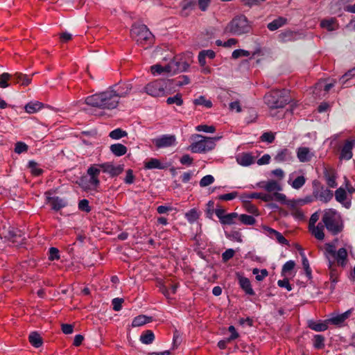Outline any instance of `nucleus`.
<instances>
[{"label": "nucleus", "instance_id": "nucleus-58", "mask_svg": "<svg viewBox=\"0 0 355 355\" xmlns=\"http://www.w3.org/2000/svg\"><path fill=\"white\" fill-rule=\"evenodd\" d=\"M245 209L248 212H249L253 215H255V216L259 215V209H257V207L250 202L245 203Z\"/></svg>", "mask_w": 355, "mask_h": 355}, {"label": "nucleus", "instance_id": "nucleus-27", "mask_svg": "<svg viewBox=\"0 0 355 355\" xmlns=\"http://www.w3.org/2000/svg\"><path fill=\"white\" fill-rule=\"evenodd\" d=\"M237 162L243 166H248L254 162V157L248 153H243L236 157Z\"/></svg>", "mask_w": 355, "mask_h": 355}, {"label": "nucleus", "instance_id": "nucleus-50", "mask_svg": "<svg viewBox=\"0 0 355 355\" xmlns=\"http://www.w3.org/2000/svg\"><path fill=\"white\" fill-rule=\"evenodd\" d=\"M127 135L128 134L125 130H123L121 128H116L111 131L109 136L113 139H119L122 137H126Z\"/></svg>", "mask_w": 355, "mask_h": 355}, {"label": "nucleus", "instance_id": "nucleus-51", "mask_svg": "<svg viewBox=\"0 0 355 355\" xmlns=\"http://www.w3.org/2000/svg\"><path fill=\"white\" fill-rule=\"evenodd\" d=\"M78 209L82 211H85L86 213H89L91 211L92 209L89 206V200L87 199H83L79 201L78 202Z\"/></svg>", "mask_w": 355, "mask_h": 355}, {"label": "nucleus", "instance_id": "nucleus-26", "mask_svg": "<svg viewBox=\"0 0 355 355\" xmlns=\"http://www.w3.org/2000/svg\"><path fill=\"white\" fill-rule=\"evenodd\" d=\"M351 311L348 310L345 313L327 319L329 324L340 326L350 315Z\"/></svg>", "mask_w": 355, "mask_h": 355}, {"label": "nucleus", "instance_id": "nucleus-57", "mask_svg": "<svg viewBox=\"0 0 355 355\" xmlns=\"http://www.w3.org/2000/svg\"><path fill=\"white\" fill-rule=\"evenodd\" d=\"M250 52L243 49H236L232 52V57L234 59H237L241 57H247L250 55Z\"/></svg>", "mask_w": 355, "mask_h": 355}, {"label": "nucleus", "instance_id": "nucleus-48", "mask_svg": "<svg viewBox=\"0 0 355 355\" xmlns=\"http://www.w3.org/2000/svg\"><path fill=\"white\" fill-rule=\"evenodd\" d=\"M193 103L196 105H202L207 108H210L212 107V103L210 100L206 99V98L203 96H200L199 98H196L193 101Z\"/></svg>", "mask_w": 355, "mask_h": 355}, {"label": "nucleus", "instance_id": "nucleus-3", "mask_svg": "<svg viewBox=\"0 0 355 355\" xmlns=\"http://www.w3.org/2000/svg\"><path fill=\"white\" fill-rule=\"evenodd\" d=\"M130 35L138 45L144 49H148L153 43L154 36L144 24H133Z\"/></svg>", "mask_w": 355, "mask_h": 355}, {"label": "nucleus", "instance_id": "nucleus-5", "mask_svg": "<svg viewBox=\"0 0 355 355\" xmlns=\"http://www.w3.org/2000/svg\"><path fill=\"white\" fill-rule=\"evenodd\" d=\"M324 255L328 261L336 263L337 266L345 268L348 262L347 251L345 248H340L337 251L333 243H326L324 245Z\"/></svg>", "mask_w": 355, "mask_h": 355}, {"label": "nucleus", "instance_id": "nucleus-21", "mask_svg": "<svg viewBox=\"0 0 355 355\" xmlns=\"http://www.w3.org/2000/svg\"><path fill=\"white\" fill-rule=\"evenodd\" d=\"M116 89L114 90L115 95L117 96L118 101L120 97H125L132 90V86L130 83H121L115 86Z\"/></svg>", "mask_w": 355, "mask_h": 355}, {"label": "nucleus", "instance_id": "nucleus-34", "mask_svg": "<svg viewBox=\"0 0 355 355\" xmlns=\"http://www.w3.org/2000/svg\"><path fill=\"white\" fill-rule=\"evenodd\" d=\"M155 334L152 330H146L140 336V341L145 345L153 343L155 340Z\"/></svg>", "mask_w": 355, "mask_h": 355}, {"label": "nucleus", "instance_id": "nucleus-33", "mask_svg": "<svg viewBox=\"0 0 355 355\" xmlns=\"http://www.w3.org/2000/svg\"><path fill=\"white\" fill-rule=\"evenodd\" d=\"M320 26L329 31H332L336 30L338 27V25L336 23V19L335 18H331L321 21Z\"/></svg>", "mask_w": 355, "mask_h": 355}, {"label": "nucleus", "instance_id": "nucleus-31", "mask_svg": "<svg viewBox=\"0 0 355 355\" xmlns=\"http://www.w3.org/2000/svg\"><path fill=\"white\" fill-rule=\"evenodd\" d=\"M286 204L289 206L291 209V213L293 216L300 220L304 218V214L300 209L297 207L296 201L291 200L288 201Z\"/></svg>", "mask_w": 355, "mask_h": 355}, {"label": "nucleus", "instance_id": "nucleus-30", "mask_svg": "<svg viewBox=\"0 0 355 355\" xmlns=\"http://www.w3.org/2000/svg\"><path fill=\"white\" fill-rule=\"evenodd\" d=\"M166 168V166L162 164L161 162L156 158H150L144 162L145 169H164Z\"/></svg>", "mask_w": 355, "mask_h": 355}, {"label": "nucleus", "instance_id": "nucleus-46", "mask_svg": "<svg viewBox=\"0 0 355 355\" xmlns=\"http://www.w3.org/2000/svg\"><path fill=\"white\" fill-rule=\"evenodd\" d=\"M166 103L168 105L175 104L178 106H181L183 104L182 94L178 93L173 96L168 97L166 99Z\"/></svg>", "mask_w": 355, "mask_h": 355}, {"label": "nucleus", "instance_id": "nucleus-29", "mask_svg": "<svg viewBox=\"0 0 355 355\" xmlns=\"http://www.w3.org/2000/svg\"><path fill=\"white\" fill-rule=\"evenodd\" d=\"M288 23V19L284 17H278L277 19H275L273 21L268 24L267 28L270 31H274L277 30L278 28L284 26Z\"/></svg>", "mask_w": 355, "mask_h": 355}, {"label": "nucleus", "instance_id": "nucleus-38", "mask_svg": "<svg viewBox=\"0 0 355 355\" xmlns=\"http://www.w3.org/2000/svg\"><path fill=\"white\" fill-rule=\"evenodd\" d=\"M38 164L35 161H30L28 164V168L32 175L37 177L44 173V170L38 167Z\"/></svg>", "mask_w": 355, "mask_h": 355}, {"label": "nucleus", "instance_id": "nucleus-61", "mask_svg": "<svg viewBox=\"0 0 355 355\" xmlns=\"http://www.w3.org/2000/svg\"><path fill=\"white\" fill-rule=\"evenodd\" d=\"M235 254V251L233 249H227L222 254V260L224 263L227 262Z\"/></svg>", "mask_w": 355, "mask_h": 355}, {"label": "nucleus", "instance_id": "nucleus-14", "mask_svg": "<svg viewBox=\"0 0 355 355\" xmlns=\"http://www.w3.org/2000/svg\"><path fill=\"white\" fill-rule=\"evenodd\" d=\"M355 147V140L346 139L339 146V159L340 160H349L353 156L352 150Z\"/></svg>", "mask_w": 355, "mask_h": 355}, {"label": "nucleus", "instance_id": "nucleus-24", "mask_svg": "<svg viewBox=\"0 0 355 355\" xmlns=\"http://www.w3.org/2000/svg\"><path fill=\"white\" fill-rule=\"evenodd\" d=\"M297 32L293 31L291 30H286L279 34L278 40L280 42L282 43L293 42L297 40Z\"/></svg>", "mask_w": 355, "mask_h": 355}, {"label": "nucleus", "instance_id": "nucleus-63", "mask_svg": "<svg viewBox=\"0 0 355 355\" xmlns=\"http://www.w3.org/2000/svg\"><path fill=\"white\" fill-rule=\"evenodd\" d=\"M196 130L200 132H210L213 133L216 131V128L214 125H199L196 128Z\"/></svg>", "mask_w": 355, "mask_h": 355}, {"label": "nucleus", "instance_id": "nucleus-10", "mask_svg": "<svg viewBox=\"0 0 355 355\" xmlns=\"http://www.w3.org/2000/svg\"><path fill=\"white\" fill-rule=\"evenodd\" d=\"M189 64L185 62H180L175 58L167 65L162 67L160 64H155L150 67L151 73L153 75L161 74L163 72L175 73L177 71H183L187 69Z\"/></svg>", "mask_w": 355, "mask_h": 355}, {"label": "nucleus", "instance_id": "nucleus-41", "mask_svg": "<svg viewBox=\"0 0 355 355\" xmlns=\"http://www.w3.org/2000/svg\"><path fill=\"white\" fill-rule=\"evenodd\" d=\"M291 157V153L287 148L282 149L276 155L275 159L278 162H285Z\"/></svg>", "mask_w": 355, "mask_h": 355}, {"label": "nucleus", "instance_id": "nucleus-8", "mask_svg": "<svg viewBox=\"0 0 355 355\" xmlns=\"http://www.w3.org/2000/svg\"><path fill=\"white\" fill-rule=\"evenodd\" d=\"M171 80L159 78L148 83L144 88V92L153 97L166 96V89Z\"/></svg>", "mask_w": 355, "mask_h": 355}, {"label": "nucleus", "instance_id": "nucleus-18", "mask_svg": "<svg viewBox=\"0 0 355 355\" xmlns=\"http://www.w3.org/2000/svg\"><path fill=\"white\" fill-rule=\"evenodd\" d=\"M49 193L50 192L47 191L45 193V195H48ZM46 202L51 205V209L56 211L67 205V201L58 196L51 197L46 196Z\"/></svg>", "mask_w": 355, "mask_h": 355}, {"label": "nucleus", "instance_id": "nucleus-28", "mask_svg": "<svg viewBox=\"0 0 355 355\" xmlns=\"http://www.w3.org/2000/svg\"><path fill=\"white\" fill-rule=\"evenodd\" d=\"M328 322L327 320L324 321H313L311 320L309 322L308 327L315 331H324L328 329Z\"/></svg>", "mask_w": 355, "mask_h": 355}, {"label": "nucleus", "instance_id": "nucleus-52", "mask_svg": "<svg viewBox=\"0 0 355 355\" xmlns=\"http://www.w3.org/2000/svg\"><path fill=\"white\" fill-rule=\"evenodd\" d=\"M259 270L258 268H254L252 270V273L254 275H256V279L257 281H262L265 277H266L268 275V272L266 269H262L261 270L260 272L261 274H259Z\"/></svg>", "mask_w": 355, "mask_h": 355}, {"label": "nucleus", "instance_id": "nucleus-11", "mask_svg": "<svg viewBox=\"0 0 355 355\" xmlns=\"http://www.w3.org/2000/svg\"><path fill=\"white\" fill-rule=\"evenodd\" d=\"M313 184L314 186L313 191V197L324 203L329 202L332 199L334 196L332 191L323 186H320V182L316 180Z\"/></svg>", "mask_w": 355, "mask_h": 355}, {"label": "nucleus", "instance_id": "nucleus-2", "mask_svg": "<svg viewBox=\"0 0 355 355\" xmlns=\"http://www.w3.org/2000/svg\"><path fill=\"white\" fill-rule=\"evenodd\" d=\"M321 221L329 233L336 236L341 233L344 228L343 220L340 214L334 209H327L324 211Z\"/></svg>", "mask_w": 355, "mask_h": 355}, {"label": "nucleus", "instance_id": "nucleus-9", "mask_svg": "<svg viewBox=\"0 0 355 355\" xmlns=\"http://www.w3.org/2000/svg\"><path fill=\"white\" fill-rule=\"evenodd\" d=\"M196 137L201 138V139L192 143L189 149L194 153H205L213 150L215 146L216 138L204 137L200 135H196Z\"/></svg>", "mask_w": 355, "mask_h": 355}, {"label": "nucleus", "instance_id": "nucleus-39", "mask_svg": "<svg viewBox=\"0 0 355 355\" xmlns=\"http://www.w3.org/2000/svg\"><path fill=\"white\" fill-rule=\"evenodd\" d=\"M200 217V213L197 210V209L193 208L190 209L185 214V218L190 223H193L196 222Z\"/></svg>", "mask_w": 355, "mask_h": 355}, {"label": "nucleus", "instance_id": "nucleus-20", "mask_svg": "<svg viewBox=\"0 0 355 355\" xmlns=\"http://www.w3.org/2000/svg\"><path fill=\"white\" fill-rule=\"evenodd\" d=\"M12 76V79L15 84H20L26 87L31 83L33 75L28 76L21 72H16Z\"/></svg>", "mask_w": 355, "mask_h": 355}, {"label": "nucleus", "instance_id": "nucleus-35", "mask_svg": "<svg viewBox=\"0 0 355 355\" xmlns=\"http://www.w3.org/2000/svg\"><path fill=\"white\" fill-rule=\"evenodd\" d=\"M30 343L35 347L38 348L42 346L43 341L41 336L35 331L31 333L28 336Z\"/></svg>", "mask_w": 355, "mask_h": 355}, {"label": "nucleus", "instance_id": "nucleus-6", "mask_svg": "<svg viewBox=\"0 0 355 355\" xmlns=\"http://www.w3.org/2000/svg\"><path fill=\"white\" fill-rule=\"evenodd\" d=\"M252 26L244 15L234 17L225 27V31L235 35H241L250 33Z\"/></svg>", "mask_w": 355, "mask_h": 355}, {"label": "nucleus", "instance_id": "nucleus-25", "mask_svg": "<svg viewBox=\"0 0 355 355\" xmlns=\"http://www.w3.org/2000/svg\"><path fill=\"white\" fill-rule=\"evenodd\" d=\"M324 226H323L322 222H320L317 225L312 226L309 228L311 234L318 240L322 241L324 239Z\"/></svg>", "mask_w": 355, "mask_h": 355}, {"label": "nucleus", "instance_id": "nucleus-60", "mask_svg": "<svg viewBox=\"0 0 355 355\" xmlns=\"http://www.w3.org/2000/svg\"><path fill=\"white\" fill-rule=\"evenodd\" d=\"M28 150V146L21 141H18L15 144V152L20 154Z\"/></svg>", "mask_w": 355, "mask_h": 355}, {"label": "nucleus", "instance_id": "nucleus-13", "mask_svg": "<svg viewBox=\"0 0 355 355\" xmlns=\"http://www.w3.org/2000/svg\"><path fill=\"white\" fill-rule=\"evenodd\" d=\"M215 214L218 218L220 223L223 225H231L236 223L239 214L236 212L225 214V210L221 208L215 209Z\"/></svg>", "mask_w": 355, "mask_h": 355}, {"label": "nucleus", "instance_id": "nucleus-53", "mask_svg": "<svg viewBox=\"0 0 355 355\" xmlns=\"http://www.w3.org/2000/svg\"><path fill=\"white\" fill-rule=\"evenodd\" d=\"M49 259L50 261H55V260H59L60 257V251L58 248L51 247L49 248Z\"/></svg>", "mask_w": 355, "mask_h": 355}, {"label": "nucleus", "instance_id": "nucleus-54", "mask_svg": "<svg viewBox=\"0 0 355 355\" xmlns=\"http://www.w3.org/2000/svg\"><path fill=\"white\" fill-rule=\"evenodd\" d=\"M214 182V178L211 175L204 176L200 181V186L205 187L211 184Z\"/></svg>", "mask_w": 355, "mask_h": 355}, {"label": "nucleus", "instance_id": "nucleus-32", "mask_svg": "<svg viewBox=\"0 0 355 355\" xmlns=\"http://www.w3.org/2000/svg\"><path fill=\"white\" fill-rule=\"evenodd\" d=\"M110 151L117 157L124 155L127 153V147L122 144H112L110 147Z\"/></svg>", "mask_w": 355, "mask_h": 355}, {"label": "nucleus", "instance_id": "nucleus-37", "mask_svg": "<svg viewBox=\"0 0 355 355\" xmlns=\"http://www.w3.org/2000/svg\"><path fill=\"white\" fill-rule=\"evenodd\" d=\"M43 107V103L39 101L30 102L25 106L26 112L32 114L35 113Z\"/></svg>", "mask_w": 355, "mask_h": 355}, {"label": "nucleus", "instance_id": "nucleus-43", "mask_svg": "<svg viewBox=\"0 0 355 355\" xmlns=\"http://www.w3.org/2000/svg\"><path fill=\"white\" fill-rule=\"evenodd\" d=\"M334 84L335 81L330 83H326L324 80H320L315 84V89L319 90L323 89L327 94L334 86Z\"/></svg>", "mask_w": 355, "mask_h": 355}, {"label": "nucleus", "instance_id": "nucleus-22", "mask_svg": "<svg viewBox=\"0 0 355 355\" xmlns=\"http://www.w3.org/2000/svg\"><path fill=\"white\" fill-rule=\"evenodd\" d=\"M314 156L308 147H300L297 150V157L301 162H308Z\"/></svg>", "mask_w": 355, "mask_h": 355}, {"label": "nucleus", "instance_id": "nucleus-64", "mask_svg": "<svg viewBox=\"0 0 355 355\" xmlns=\"http://www.w3.org/2000/svg\"><path fill=\"white\" fill-rule=\"evenodd\" d=\"M190 83V80L187 76H182L178 78V80H175V85L176 86H183L188 85Z\"/></svg>", "mask_w": 355, "mask_h": 355}, {"label": "nucleus", "instance_id": "nucleus-44", "mask_svg": "<svg viewBox=\"0 0 355 355\" xmlns=\"http://www.w3.org/2000/svg\"><path fill=\"white\" fill-rule=\"evenodd\" d=\"M237 220L247 225H252L256 223V220L253 216L247 214L239 215Z\"/></svg>", "mask_w": 355, "mask_h": 355}, {"label": "nucleus", "instance_id": "nucleus-17", "mask_svg": "<svg viewBox=\"0 0 355 355\" xmlns=\"http://www.w3.org/2000/svg\"><path fill=\"white\" fill-rule=\"evenodd\" d=\"M323 174L327 185L330 188H336L338 185L336 182L337 173L336 170L331 166L324 167Z\"/></svg>", "mask_w": 355, "mask_h": 355}, {"label": "nucleus", "instance_id": "nucleus-45", "mask_svg": "<svg viewBox=\"0 0 355 355\" xmlns=\"http://www.w3.org/2000/svg\"><path fill=\"white\" fill-rule=\"evenodd\" d=\"M325 338L322 335H315L313 337V346L315 349H322L324 347Z\"/></svg>", "mask_w": 355, "mask_h": 355}, {"label": "nucleus", "instance_id": "nucleus-1", "mask_svg": "<svg viewBox=\"0 0 355 355\" xmlns=\"http://www.w3.org/2000/svg\"><path fill=\"white\" fill-rule=\"evenodd\" d=\"M85 103L99 109L112 110L117 107L119 101L114 90H107L87 96Z\"/></svg>", "mask_w": 355, "mask_h": 355}, {"label": "nucleus", "instance_id": "nucleus-19", "mask_svg": "<svg viewBox=\"0 0 355 355\" xmlns=\"http://www.w3.org/2000/svg\"><path fill=\"white\" fill-rule=\"evenodd\" d=\"M239 284L241 288L249 295H254L255 293L252 288L251 282L250 279L245 277L242 276L239 273L236 274Z\"/></svg>", "mask_w": 355, "mask_h": 355}, {"label": "nucleus", "instance_id": "nucleus-16", "mask_svg": "<svg viewBox=\"0 0 355 355\" xmlns=\"http://www.w3.org/2000/svg\"><path fill=\"white\" fill-rule=\"evenodd\" d=\"M98 165L103 172L109 173L111 177L118 176L123 171V165L114 166L110 163H104Z\"/></svg>", "mask_w": 355, "mask_h": 355}, {"label": "nucleus", "instance_id": "nucleus-12", "mask_svg": "<svg viewBox=\"0 0 355 355\" xmlns=\"http://www.w3.org/2000/svg\"><path fill=\"white\" fill-rule=\"evenodd\" d=\"M339 266H337L336 263H334L333 261L328 263V270H329V291L330 293H334L336 288V284L339 282L340 275L342 272V270L338 268ZM329 282H326L325 285L327 286Z\"/></svg>", "mask_w": 355, "mask_h": 355}, {"label": "nucleus", "instance_id": "nucleus-40", "mask_svg": "<svg viewBox=\"0 0 355 355\" xmlns=\"http://www.w3.org/2000/svg\"><path fill=\"white\" fill-rule=\"evenodd\" d=\"M12 74L3 72L0 74V88H6L10 85L9 81L12 79Z\"/></svg>", "mask_w": 355, "mask_h": 355}, {"label": "nucleus", "instance_id": "nucleus-55", "mask_svg": "<svg viewBox=\"0 0 355 355\" xmlns=\"http://www.w3.org/2000/svg\"><path fill=\"white\" fill-rule=\"evenodd\" d=\"M226 237L233 240L236 241L237 242L241 243L242 239H241V234L239 231H232L230 233H225Z\"/></svg>", "mask_w": 355, "mask_h": 355}, {"label": "nucleus", "instance_id": "nucleus-49", "mask_svg": "<svg viewBox=\"0 0 355 355\" xmlns=\"http://www.w3.org/2000/svg\"><path fill=\"white\" fill-rule=\"evenodd\" d=\"M335 198H336V200L338 202H340V203L344 202L346 200V199H347V192H346V191L343 188H342V187L338 188L335 191Z\"/></svg>", "mask_w": 355, "mask_h": 355}, {"label": "nucleus", "instance_id": "nucleus-23", "mask_svg": "<svg viewBox=\"0 0 355 355\" xmlns=\"http://www.w3.org/2000/svg\"><path fill=\"white\" fill-rule=\"evenodd\" d=\"M257 185L268 192L278 191L282 189L280 185L275 180L262 181L259 182Z\"/></svg>", "mask_w": 355, "mask_h": 355}, {"label": "nucleus", "instance_id": "nucleus-62", "mask_svg": "<svg viewBox=\"0 0 355 355\" xmlns=\"http://www.w3.org/2000/svg\"><path fill=\"white\" fill-rule=\"evenodd\" d=\"M275 139V135L272 132H264L261 136V140L262 141H266L269 144L272 143L274 141Z\"/></svg>", "mask_w": 355, "mask_h": 355}, {"label": "nucleus", "instance_id": "nucleus-59", "mask_svg": "<svg viewBox=\"0 0 355 355\" xmlns=\"http://www.w3.org/2000/svg\"><path fill=\"white\" fill-rule=\"evenodd\" d=\"M124 300L123 298L116 297L114 298L112 301V304L113 306V310L115 311H119L122 309V304L123 303Z\"/></svg>", "mask_w": 355, "mask_h": 355}, {"label": "nucleus", "instance_id": "nucleus-36", "mask_svg": "<svg viewBox=\"0 0 355 355\" xmlns=\"http://www.w3.org/2000/svg\"><path fill=\"white\" fill-rule=\"evenodd\" d=\"M151 321V317H147L144 315H139L133 319L132 322V326L134 327H140Z\"/></svg>", "mask_w": 355, "mask_h": 355}, {"label": "nucleus", "instance_id": "nucleus-7", "mask_svg": "<svg viewBox=\"0 0 355 355\" xmlns=\"http://www.w3.org/2000/svg\"><path fill=\"white\" fill-rule=\"evenodd\" d=\"M101 168L98 164L91 165L87 171V175L80 179V185L85 190H96L100 185L99 175Z\"/></svg>", "mask_w": 355, "mask_h": 355}, {"label": "nucleus", "instance_id": "nucleus-42", "mask_svg": "<svg viewBox=\"0 0 355 355\" xmlns=\"http://www.w3.org/2000/svg\"><path fill=\"white\" fill-rule=\"evenodd\" d=\"M305 182L306 178L304 175L297 176L291 183H290V180L288 181V183L295 189H300L304 185Z\"/></svg>", "mask_w": 355, "mask_h": 355}, {"label": "nucleus", "instance_id": "nucleus-47", "mask_svg": "<svg viewBox=\"0 0 355 355\" xmlns=\"http://www.w3.org/2000/svg\"><path fill=\"white\" fill-rule=\"evenodd\" d=\"M300 255L302 257V263L303 268L305 270L306 276L310 278L311 277V269L309 266V260L303 252H300Z\"/></svg>", "mask_w": 355, "mask_h": 355}, {"label": "nucleus", "instance_id": "nucleus-56", "mask_svg": "<svg viewBox=\"0 0 355 355\" xmlns=\"http://www.w3.org/2000/svg\"><path fill=\"white\" fill-rule=\"evenodd\" d=\"M237 196H238V192L233 191L231 193L220 195L218 196L217 198L220 200L229 201V200H234V198H236L237 197Z\"/></svg>", "mask_w": 355, "mask_h": 355}, {"label": "nucleus", "instance_id": "nucleus-4", "mask_svg": "<svg viewBox=\"0 0 355 355\" xmlns=\"http://www.w3.org/2000/svg\"><path fill=\"white\" fill-rule=\"evenodd\" d=\"M264 101L271 110L283 108L291 101L286 89L272 90L264 96Z\"/></svg>", "mask_w": 355, "mask_h": 355}, {"label": "nucleus", "instance_id": "nucleus-15", "mask_svg": "<svg viewBox=\"0 0 355 355\" xmlns=\"http://www.w3.org/2000/svg\"><path fill=\"white\" fill-rule=\"evenodd\" d=\"M153 143L158 148L170 147L176 144V138L175 135H164L154 139Z\"/></svg>", "mask_w": 355, "mask_h": 355}]
</instances>
